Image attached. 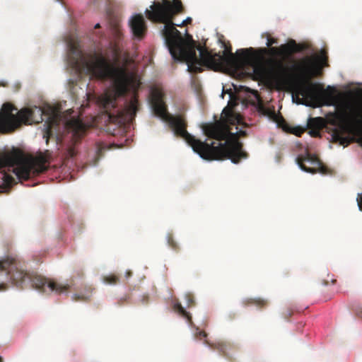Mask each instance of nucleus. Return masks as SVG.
<instances>
[{"mask_svg": "<svg viewBox=\"0 0 362 362\" xmlns=\"http://www.w3.org/2000/svg\"><path fill=\"white\" fill-rule=\"evenodd\" d=\"M112 40L107 47L112 61L105 54H94L88 59L78 42L70 40L68 46V62L78 73L86 69L92 77L101 80H111L114 85L115 95H105L102 105L108 115L110 122L122 125L134 122L139 109L138 90L141 81L138 76L123 65L118 64L122 49L120 41L122 33L117 18L110 20Z\"/></svg>", "mask_w": 362, "mask_h": 362, "instance_id": "nucleus-1", "label": "nucleus"}, {"mask_svg": "<svg viewBox=\"0 0 362 362\" xmlns=\"http://www.w3.org/2000/svg\"><path fill=\"white\" fill-rule=\"evenodd\" d=\"M151 105L154 114L167 122L174 134L184 139L203 159H230L233 163H238L247 157V153L243 150V144L238 140V134L245 135V132L233 133L230 131V125L240 124L242 121L240 115L232 107H226L219 120L202 125L204 134L218 141L209 144L196 139L187 131V123L184 115H173L168 112L160 90L155 89L152 91Z\"/></svg>", "mask_w": 362, "mask_h": 362, "instance_id": "nucleus-2", "label": "nucleus"}, {"mask_svg": "<svg viewBox=\"0 0 362 362\" xmlns=\"http://www.w3.org/2000/svg\"><path fill=\"white\" fill-rule=\"evenodd\" d=\"M317 58L306 57L302 64L295 65L293 68L298 72V78L303 81L295 89L294 94L299 104L310 102L313 107L334 105L339 107L337 117L340 123L339 128H336L332 134L334 142L347 146L352 139L345 136L350 133L359 136L358 142L362 146V102L342 101V98L350 97L351 93H342L334 87L328 86L324 88L322 85L308 82L315 74L318 67Z\"/></svg>", "mask_w": 362, "mask_h": 362, "instance_id": "nucleus-3", "label": "nucleus"}, {"mask_svg": "<svg viewBox=\"0 0 362 362\" xmlns=\"http://www.w3.org/2000/svg\"><path fill=\"white\" fill-rule=\"evenodd\" d=\"M17 111L13 105L5 103L0 111V132L11 133L23 124L25 125L40 123L43 121L44 110L42 107L33 106L23 107ZM50 154L48 151L39 154L35 159V163L27 159L21 151H14L4 156H0V169L5 166L13 167V172L19 180H28L32 174H35V165H37V173L47 170V163L49 162Z\"/></svg>", "mask_w": 362, "mask_h": 362, "instance_id": "nucleus-4", "label": "nucleus"}, {"mask_svg": "<svg viewBox=\"0 0 362 362\" xmlns=\"http://www.w3.org/2000/svg\"><path fill=\"white\" fill-rule=\"evenodd\" d=\"M170 28L168 31L167 39L174 60L185 62L188 66V71L194 73L202 71V66L215 69L226 64L233 68H238L240 63H245L250 60L252 48L240 49L236 52L239 59L232 52V47L229 42H223L225 50L223 54L212 53L206 48L197 47L194 41L186 43L182 37L181 33L173 26L166 25Z\"/></svg>", "mask_w": 362, "mask_h": 362, "instance_id": "nucleus-5", "label": "nucleus"}, {"mask_svg": "<svg viewBox=\"0 0 362 362\" xmlns=\"http://www.w3.org/2000/svg\"><path fill=\"white\" fill-rule=\"evenodd\" d=\"M0 269L6 271L11 283L18 288L30 287L42 293L60 294L68 291L69 284H62L27 269L23 260L16 255H7L0 260Z\"/></svg>", "mask_w": 362, "mask_h": 362, "instance_id": "nucleus-6", "label": "nucleus"}, {"mask_svg": "<svg viewBox=\"0 0 362 362\" xmlns=\"http://www.w3.org/2000/svg\"><path fill=\"white\" fill-rule=\"evenodd\" d=\"M262 37H267V48L261 49L263 54L272 56L267 63V72L272 81L277 86L288 84L293 78L292 70L285 63V59L293 54L300 52L305 49V45L297 44L294 40H290L287 43L279 47H272L278 44L276 38L272 37L269 33H264Z\"/></svg>", "mask_w": 362, "mask_h": 362, "instance_id": "nucleus-7", "label": "nucleus"}, {"mask_svg": "<svg viewBox=\"0 0 362 362\" xmlns=\"http://www.w3.org/2000/svg\"><path fill=\"white\" fill-rule=\"evenodd\" d=\"M150 10L146 9V16L148 20L153 23H160L164 24L162 30V35L165 39V43L173 57L171 47L167 39L168 31L170 28H165L166 25H172L176 30V26L182 27L190 24L192 21V18L188 17L180 24H175L173 21L174 18L181 13H185V8L180 0H161V1L154 2L151 6Z\"/></svg>", "mask_w": 362, "mask_h": 362, "instance_id": "nucleus-8", "label": "nucleus"}, {"mask_svg": "<svg viewBox=\"0 0 362 362\" xmlns=\"http://www.w3.org/2000/svg\"><path fill=\"white\" fill-rule=\"evenodd\" d=\"M296 162L300 169L307 173L326 174L327 172V168L323 165L320 158L308 151L305 152L304 155L298 156Z\"/></svg>", "mask_w": 362, "mask_h": 362, "instance_id": "nucleus-9", "label": "nucleus"}, {"mask_svg": "<svg viewBox=\"0 0 362 362\" xmlns=\"http://www.w3.org/2000/svg\"><path fill=\"white\" fill-rule=\"evenodd\" d=\"M132 33L134 37L141 40L146 35L147 26L141 14L133 16L129 22Z\"/></svg>", "mask_w": 362, "mask_h": 362, "instance_id": "nucleus-10", "label": "nucleus"}, {"mask_svg": "<svg viewBox=\"0 0 362 362\" xmlns=\"http://www.w3.org/2000/svg\"><path fill=\"white\" fill-rule=\"evenodd\" d=\"M66 128L72 133V139L76 144L84 135L87 126L79 118H71L66 122Z\"/></svg>", "mask_w": 362, "mask_h": 362, "instance_id": "nucleus-11", "label": "nucleus"}, {"mask_svg": "<svg viewBox=\"0 0 362 362\" xmlns=\"http://www.w3.org/2000/svg\"><path fill=\"white\" fill-rule=\"evenodd\" d=\"M205 344L211 349L217 350L223 356L230 359L228 352L233 349V346L230 343L223 341L210 343L206 340Z\"/></svg>", "mask_w": 362, "mask_h": 362, "instance_id": "nucleus-12", "label": "nucleus"}, {"mask_svg": "<svg viewBox=\"0 0 362 362\" xmlns=\"http://www.w3.org/2000/svg\"><path fill=\"white\" fill-rule=\"evenodd\" d=\"M173 310L181 317L187 320L188 322H191L192 317L190 313L185 310V308L182 306L181 303L179 302H175L173 304Z\"/></svg>", "mask_w": 362, "mask_h": 362, "instance_id": "nucleus-13", "label": "nucleus"}, {"mask_svg": "<svg viewBox=\"0 0 362 362\" xmlns=\"http://www.w3.org/2000/svg\"><path fill=\"white\" fill-rule=\"evenodd\" d=\"M246 305H255L258 308H264L268 305V301L261 298H248L244 301Z\"/></svg>", "mask_w": 362, "mask_h": 362, "instance_id": "nucleus-14", "label": "nucleus"}, {"mask_svg": "<svg viewBox=\"0 0 362 362\" xmlns=\"http://www.w3.org/2000/svg\"><path fill=\"white\" fill-rule=\"evenodd\" d=\"M259 111L263 113L264 115H272V116L277 117L279 119L280 121H278L279 125H281V123H285V120L281 116H277L275 112L273 111H270L269 110L267 109L262 104L259 105Z\"/></svg>", "mask_w": 362, "mask_h": 362, "instance_id": "nucleus-15", "label": "nucleus"}, {"mask_svg": "<svg viewBox=\"0 0 362 362\" xmlns=\"http://www.w3.org/2000/svg\"><path fill=\"white\" fill-rule=\"evenodd\" d=\"M103 281L105 284L115 285L119 283V278L117 275L115 274H111L109 275L104 276L103 277Z\"/></svg>", "mask_w": 362, "mask_h": 362, "instance_id": "nucleus-16", "label": "nucleus"}, {"mask_svg": "<svg viewBox=\"0 0 362 362\" xmlns=\"http://www.w3.org/2000/svg\"><path fill=\"white\" fill-rule=\"evenodd\" d=\"M167 240L168 245L173 250H177L179 249L178 245L175 241L172 234H168L167 236Z\"/></svg>", "mask_w": 362, "mask_h": 362, "instance_id": "nucleus-17", "label": "nucleus"}, {"mask_svg": "<svg viewBox=\"0 0 362 362\" xmlns=\"http://www.w3.org/2000/svg\"><path fill=\"white\" fill-rule=\"evenodd\" d=\"M76 153H77V151L75 148V146L71 145V146H69L66 150V157L67 158H72L76 155Z\"/></svg>", "mask_w": 362, "mask_h": 362, "instance_id": "nucleus-18", "label": "nucleus"}, {"mask_svg": "<svg viewBox=\"0 0 362 362\" xmlns=\"http://www.w3.org/2000/svg\"><path fill=\"white\" fill-rule=\"evenodd\" d=\"M185 299L187 300V306L188 307H192V306H194L195 305L194 298V296L192 293H186L185 294Z\"/></svg>", "mask_w": 362, "mask_h": 362, "instance_id": "nucleus-19", "label": "nucleus"}, {"mask_svg": "<svg viewBox=\"0 0 362 362\" xmlns=\"http://www.w3.org/2000/svg\"><path fill=\"white\" fill-rule=\"evenodd\" d=\"M108 148L107 147V146L104 144H102V143H100L97 145V156H98V158H99L100 157L102 156V154H103V151L107 149Z\"/></svg>", "mask_w": 362, "mask_h": 362, "instance_id": "nucleus-20", "label": "nucleus"}, {"mask_svg": "<svg viewBox=\"0 0 362 362\" xmlns=\"http://www.w3.org/2000/svg\"><path fill=\"white\" fill-rule=\"evenodd\" d=\"M294 309L291 307L287 308L283 313L282 315L285 319H288L294 313Z\"/></svg>", "mask_w": 362, "mask_h": 362, "instance_id": "nucleus-21", "label": "nucleus"}, {"mask_svg": "<svg viewBox=\"0 0 362 362\" xmlns=\"http://www.w3.org/2000/svg\"><path fill=\"white\" fill-rule=\"evenodd\" d=\"M304 129L301 127H294L292 129L291 132L298 136H300V135L304 132Z\"/></svg>", "mask_w": 362, "mask_h": 362, "instance_id": "nucleus-22", "label": "nucleus"}, {"mask_svg": "<svg viewBox=\"0 0 362 362\" xmlns=\"http://www.w3.org/2000/svg\"><path fill=\"white\" fill-rule=\"evenodd\" d=\"M2 179L4 180L3 184H9L11 180H13V177L8 175L6 173H1Z\"/></svg>", "mask_w": 362, "mask_h": 362, "instance_id": "nucleus-23", "label": "nucleus"}, {"mask_svg": "<svg viewBox=\"0 0 362 362\" xmlns=\"http://www.w3.org/2000/svg\"><path fill=\"white\" fill-rule=\"evenodd\" d=\"M73 298H74V300H83V301L88 300V298L87 297H85L83 296L77 295V294H75L73 296Z\"/></svg>", "mask_w": 362, "mask_h": 362, "instance_id": "nucleus-24", "label": "nucleus"}, {"mask_svg": "<svg viewBox=\"0 0 362 362\" xmlns=\"http://www.w3.org/2000/svg\"><path fill=\"white\" fill-rule=\"evenodd\" d=\"M357 203L360 211H362V193L358 194Z\"/></svg>", "mask_w": 362, "mask_h": 362, "instance_id": "nucleus-25", "label": "nucleus"}, {"mask_svg": "<svg viewBox=\"0 0 362 362\" xmlns=\"http://www.w3.org/2000/svg\"><path fill=\"white\" fill-rule=\"evenodd\" d=\"M8 286L6 283H0V291H6L8 288Z\"/></svg>", "mask_w": 362, "mask_h": 362, "instance_id": "nucleus-26", "label": "nucleus"}, {"mask_svg": "<svg viewBox=\"0 0 362 362\" xmlns=\"http://www.w3.org/2000/svg\"><path fill=\"white\" fill-rule=\"evenodd\" d=\"M207 334L204 331H200L197 333V337H199L200 339L206 337Z\"/></svg>", "mask_w": 362, "mask_h": 362, "instance_id": "nucleus-27", "label": "nucleus"}, {"mask_svg": "<svg viewBox=\"0 0 362 362\" xmlns=\"http://www.w3.org/2000/svg\"><path fill=\"white\" fill-rule=\"evenodd\" d=\"M51 134V131L48 129L44 134V138H46V142L48 143L49 136Z\"/></svg>", "mask_w": 362, "mask_h": 362, "instance_id": "nucleus-28", "label": "nucleus"}, {"mask_svg": "<svg viewBox=\"0 0 362 362\" xmlns=\"http://www.w3.org/2000/svg\"><path fill=\"white\" fill-rule=\"evenodd\" d=\"M320 60L324 63V64H326L327 62V57L326 56V54H323L321 57H320Z\"/></svg>", "mask_w": 362, "mask_h": 362, "instance_id": "nucleus-29", "label": "nucleus"}, {"mask_svg": "<svg viewBox=\"0 0 362 362\" xmlns=\"http://www.w3.org/2000/svg\"><path fill=\"white\" fill-rule=\"evenodd\" d=\"M94 28H95V29L100 28V23H97V24H95V25L94 26Z\"/></svg>", "mask_w": 362, "mask_h": 362, "instance_id": "nucleus-30", "label": "nucleus"}, {"mask_svg": "<svg viewBox=\"0 0 362 362\" xmlns=\"http://www.w3.org/2000/svg\"><path fill=\"white\" fill-rule=\"evenodd\" d=\"M131 275H132V272H131L130 271H128V272H127V277H129V276H130Z\"/></svg>", "mask_w": 362, "mask_h": 362, "instance_id": "nucleus-31", "label": "nucleus"}, {"mask_svg": "<svg viewBox=\"0 0 362 362\" xmlns=\"http://www.w3.org/2000/svg\"><path fill=\"white\" fill-rule=\"evenodd\" d=\"M0 362H4V359L1 356H0Z\"/></svg>", "mask_w": 362, "mask_h": 362, "instance_id": "nucleus-32", "label": "nucleus"}, {"mask_svg": "<svg viewBox=\"0 0 362 362\" xmlns=\"http://www.w3.org/2000/svg\"><path fill=\"white\" fill-rule=\"evenodd\" d=\"M227 93H228L230 95L232 94L231 90H227Z\"/></svg>", "mask_w": 362, "mask_h": 362, "instance_id": "nucleus-33", "label": "nucleus"}, {"mask_svg": "<svg viewBox=\"0 0 362 362\" xmlns=\"http://www.w3.org/2000/svg\"><path fill=\"white\" fill-rule=\"evenodd\" d=\"M225 91L223 90V93H221V95L223 96Z\"/></svg>", "mask_w": 362, "mask_h": 362, "instance_id": "nucleus-34", "label": "nucleus"}]
</instances>
